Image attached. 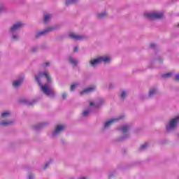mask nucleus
<instances>
[{"mask_svg":"<svg viewBox=\"0 0 179 179\" xmlns=\"http://www.w3.org/2000/svg\"><path fill=\"white\" fill-rule=\"evenodd\" d=\"M43 76L45 77L48 80H51V76H50V74H48V72L45 71L43 73H39L38 76H36V80L38 82V85L40 86L42 92L47 94V96H51V94H54V90L51 89L50 87V85L45 84L44 85H41V83L40 82L41 78H43Z\"/></svg>","mask_w":179,"mask_h":179,"instance_id":"obj_1","label":"nucleus"},{"mask_svg":"<svg viewBox=\"0 0 179 179\" xmlns=\"http://www.w3.org/2000/svg\"><path fill=\"white\" fill-rule=\"evenodd\" d=\"M110 61H111V59L109 57H101L91 60L90 64L92 66H96V65H99L100 62H110Z\"/></svg>","mask_w":179,"mask_h":179,"instance_id":"obj_2","label":"nucleus"},{"mask_svg":"<svg viewBox=\"0 0 179 179\" xmlns=\"http://www.w3.org/2000/svg\"><path fill=\"white\" fill-rule=\"evenodd\" d=\"M144 16L147 17V19H150L153 20L155 19H162L164 14L162 13H147L144 14Z\"/></svg>","mask_w":179,"mask_h":179,"instance_id":"obj_3","label":"nucleus"},{"mask_svg":"<svg viewBox=\"0 0 179 179\" xmlns=\"http://www.w3.org/2000/svg\"><path fill=\"white\" fill-rule=\"evenodd\" d=\"M65 129V125H57L53 132V136H55V135H58L59 132H62Z\"/></svg>","mask_w":179,"mask_h":179,"instance_id":"obj_4","label":"nucleus"},{"mask_svg":"<svg viewBox=\"0 0 179 179\" xmlns=\"http://www.w3.org/2000/svg\"><path fill=\"white\" fill-rule=\"evenodd\" d=\"M52 30H54L53 27L47 28L46 29L36 34V38H38L39 36H44V34H47V33H50V31H52Z\"/></svg>","mask_w":179,"mask_h":179,"instance_id":"obj_5","label":"nucleus"},{"mask_svg":"<svg viewBox=\"0 0 179 179\" xmlns=\"http://www.w3.org/2000/svg\"><path fill=\"white\" fill-rule=\"evenodd\" d=\"M121 119H122V117H120L119 118L111 119L110 120H108L104 124L105 128H108L110 127V125H111L112 124H114V122H115V121H118V120H121Z\"/></svg>","mask_w":179,"mask_h":179,"instance_id":"obj_6","label":"nucleus"},{"mask_svg":"<svg viewBox=\"0 0 179 179\" xmlns=\"http://www.w3.org/2000/svg\"><path fill=\"white\" fill-rule=\"evenodd\" d=\"M20 27H23V24L21 22H17L10 28V31H16V30H19Z\"/></svg>","mask_w":179,"mask_h":179,"instance_id":"obj_7","label":"nucleus"},{"mask_svg":"<svg viewBox=\"0 0 179 179\" xmlns=\"http://www.w3.org/2000/svg\"><path fill=\"white\" fill-rule=\"evenodd\" d=\"M69 37H71V38H73V40H83V36L76 35L73 33L69 34Z\"/></svg>","mask_w":179,"mask_h":179,"instance_id":"obj_8","label":"nucleus"},{"mask_svg":"<svg viewBox=\"0 0 179 179\" xmlns=\"http://www.w3.org/2000/svg\"><path fill=\"white\" fill-rule=\"evenodd\" d=\"M23 83V78H20L18 80H15L13 83V86L14 87H19V85Z\"/></svg>","mask_w":179,"mask_h":179,"instance_id":"obj_9","label":"nucleus"},{"mask_svg":"<svg viewBox=\"0 0 179 179\" xmlns=\"http://www.w3.org/2000/svg\"><path fill=\"white\" fill-rule=\"evenodd\" d=\"M94 89H96L95 87L86 88L83 92H80V94H85V93H91V92H93Z\"/></svg>","mask_w":179,"mask_h":179,"instance_id":"obj_10","label":"nucleus"},{"mask_svg":"<svg viewBox=\"0 0 179 179\" xmlns=\"http://www.w3.org/2000/svg\"><path fill=\"white\" fill-rule=\"evenodd\" d=\"M51 17H52V15H45L44 20H43L44 23H47L48 22V20H50V19H51Z\"/></svg>","mask_w":179,"mask_h":179,"instance_id":"obj_11","label":"nucleus"},{"mask_svg":"<svg viewBox=\"0 0 179 179\" xmlns=\"http://www.w3.org/2000/svg\"><path fill=\"white\" fill-rule=\"evenodd\" d=\"M78 0H67L66 1V5H72V3H76Z\"/></svg>","mask_w":179,"mask_h":179,"instance_id":"obj_12","label":"nucleus"},{"mask_svg":"<svg viewBox=\"0 0 179 179\" xmlns=\"http://www.w3.org/2000/svg\"><path fill=\"white\" fill-rule=\"evenodd\" d=\"M107 15V13H102L97 15V17L99 19H103V17H105V16Z\"/></svg>","mask_w":179,"mask_h":179,"instance_id":"obj_13","label":"nucleus"},{"mask_svg":"<svg viewBox=\"0 0 179 179\" xmlns=\"http://www.w3.org/2000/svg\"><path fill=\"white\" fill-rule=\"evenodd\" d=\"M173 76V73H167L162 75V78H171Z\"/></svg>","mask_w":179,"mask_h":179,"instance_id":"obj_14","label":"nucleus"},{"mask_svg":"<svg viewBox=\"0 0 179 179\" xmlns=\"http://www.w3.org/2000/svg\"><path fill=\"white\" fill-rule=\"evenodd\" d=\"M156 93H157V91L156 90V89H151L150 90V96H153V94H156Z\"/></svg>","mask_w":179,"mask_h":179,"instance_id":"obj_15","label":"nucleus"},{"mask_svg":"<svg viewBox=\"0 0 179 179\" xmlns=\"http://www.w3.org/2000/svg\"><path fill=\"white\" fill-rule=\"evenodd\" d=\"M69 62L71 64H73V65H76L78 64V62L76 59H72V57H69Z\"/></svg>","mask_w":179,"mask_h":179,"instance_id":"obj_16","label":"nucleus"},{"mask_svg":"<svg viewBox=\"0 0 179 179\" xmlns=\"http://www.w3.org/2000/svg\"><path fill=\"white\" fill-rule=\"evenodd\" d=\"M128 129H129L128 126H123L121 128V130L122 131L123 134H125V132H127Z\"/></svg>","mask_w":179,"mask_h":179,"instance_id":"obj_17","label":"nucleus"},{"mask_svg":"<svg viewBox=\"0 0 179 179\" xmlns=\"http://www.w3.org/2000/svg\"><path fill=\"white\" fill-rule=\"evenodd\" d=\"M10 115V112L6 111L1 114V117H8V115Z\"/></svg>","mask_w":179,"mask_h":179,"instance_id":"obj_18","label":"nucleus"},{"mask_svg":"<svg viewBox=\"0 0 179 179\" xmlns=\"http://www.w3.org/2000/svg\"><path fill=\"white\" fill-rule=\"evenodd\" d=\"M148 148V143H144L142 145H141L140 149L141 150H143Z\"/></svg>","mask_w":179,"mask_h":179,"instance_id":"obj_19","label":"nucleus"},{"mask_svg":"<svg viewBox=\"0 0 179 179\" xmlns=\"http://www.w3.org/2000/svg\"><path fill=\"white\" fill-rule=\"evenodd\" d=\"M12 124V122H1L0 123L1 125H10Z\"/></svg>","mask_w":179,"mask_h":179,"instance_id":"obj_20","label":"nucleus"},{"mask_svg":"<svg viewBox=\"0 0 179 179\" xmlns=\"http://www.w3.org/2000/svg\"><path fill=\"white\" fill-rule=\"evenodd\" d=\"M78 86L77 83H74L71 86V90L73 91L75 90V89L76 88V87Z\"/></svg>","mask_w":179,"mask_h":179,"instance_id":"obj_21","label":"nucleus"},{"mask_svg":"<svg viewBox=\"0 0 179 179\" xmlns=\"http://www.w3.org/2000/svg\"><path fill=\"white\" fill-rule=\"evenodd\" d=\"M125 97H127V92H125V91H123L121 94V98L125 99Z\"/></svg>","mask_w":179,"mask_h":179,"instance_id":"obj_22","label":"nucleus"},{"mask_svg":"<svg viewBox=\"0 0 179 179\" xmlns=\"http://www.w3.org/2000/svg\"><path fill=\"white\" fill-rule=\"evenodd\" d=\"M87 114H89V111L88 110H84L83 115H84V117H86V115H87Z\"/></svg>","mask_w":179,"mask_h":179,"instance_id":"obj_23","label":"nucleus"},{"mask_svg":"<svg viewBox=\"0 0 179 179\" xmlns=\"http://www.w3.org/2000/svg\"><path fill=\"white\" fill-rule=\"evenodd\" d=\"M48 166H50V163H47V164L45 165V166H44V170H45V169L48 167Z\"/></svg>","mask_w":179,"mask_h":179,"instance_id":"obj_24","label":"nucleus"},{"mask_svg":"<svg viewBox=\"0 0 179 179\" xmlns=\"http://www.w3.org/2000/svg\"><path fill=\"white\" fill-rule=\"evenodd\" d=\"M150 47L151 48H155V47H156V45H155L154 43H151Z\"/></svg>","mask_w":179,"mask_h":179,"instance_id":"obj_25","label":"nucleus"},{"mask_svg":"<svg viewBox=\"0 0 179 179\" xmlns=\"http://www.w3.org/2000/svg\"><path fill=\"white\" fill-rule=\"evenodd\" d=\"M62 97H63L64 100H65V99H66V94H65V93L63 94Z\"/></svg>","mask_w":179,"mask_h":179,"instance_id":"obj_26","label":"nucleus"},{"mask_svg":"<svg viewBox=\"0 0 179 179\" xmlns=\"http://www.w3.org/2000/svg\"><path fill=\"white\" fill-rule=\"evenodd\" d=\"M175 80H179V75H177L175 78Z\"/></svg>","mask_w":179,"mask_h":179,"instance_id":"obj_27","label":"nucleus"},{"mask_svg":"<svg viewBox=\"0 0 179 179\" xmlns=\"http://www.w3.org/2000/svg\"><path fill=\"white\" fill-rule=\"evenodd\" d=\"M33 178H34V177H33V175H29V179H33Z\"/></svg>","mask_w":179,"mask_h":179,"instance_id":"obj_28","label":"nucleus"},{"mask_svg":"<svg viewBox=\"0 0 179 179\" xmlns=\"http://www.w3.org/2000/svg\"><path fill=\"white\" fill-rule=\"evenodd\" d=\"M76 51H78V47L76 46L74 48V52H76Z\"/></svg>","mask_w":179,"mask_h":179,"instance_id":"obj_29","label":"nucleus"},{"mask_svg":"<svg viewBox=\"0 0 179 179\" xmlns=\"http://www.w3.org/2000/svg\"><path fill=\"white\" fill-rule=\"evenodd\" d=\"M90 106H94V102H90Z\"/></svg>","mask_w":179,"mask_h":179,"instance_id":"obj_30","label":"nucleus"},{"mask_svg":"<svg viewBox=\"0 0 179 179\" xmlns=\"http://www.w3.org/2000/svg\"><path fill=\"white\" fill-rule=\"evenodd\" d=\"M45 66H50V63H49V62H46V63H45Z\"/></svg>","mask_w":179,"mask_h":179,"instance_id":"obj_31","label":"nucleus"},{"mask_svg":"<svg viewBox=\"0 0 179 179\" xmlns=\"http://www.w3.org/2000/svg\"><path fill=\"white\" fill-rule=\"evenodd\" d=\"M13 38H17V36H16V35H13Z\"/></svg>","mask_w":179,"mask_h":179,"instance_id":"obj_32","label":"nucleus"},{"mask_svg":"<svg viewBox=\"0 0 179 179\" xmlns=\"http://www.w3.org/2000/svg\"><path fill=\"white\" fill-rule=\"evenodd\" d=\"M22 101V103H24V102H26V101Z\"/></svg>","mask_w":179,"mask_h":179,"instance_id":"obj_33","label":"nucleus"},{"mask_svg":"<svg viewBox=\"0 0 179 179\" xmlns=\"http://www.w3.org/2000/svg\"><path fill=\"white\" fill-rule=\"evenodd\" d=\"M32 51L34 52V51H36V50L33 49Z\"/></svg>","mask_w":179,"mask_h":179,"instance_id":"obj_34","label":"nucleus"},{"mask_svg":"<svg viewBox=\"0 0 179 179\" xmlns=\"http://www.w3.org/2000/svg\"><path fill=\"white\" fill-rule=\"evenodd\" d=\"M81 179H86V178H82Z\"/></svg>","mask_w":179,"mask_h":179,"instance_id":"obj_35","label":"nucleus"},{"mask_svg":"<svg viewBox=\"0 0 179 179\" xmlns=\"http://www.w3.org/2000/svg\"><path fill=\"white\" fill-rule=\"evenodd\" d=\"M178 26H179V24H178Z\"/></svg>","mask_w":179,"mask_h":179,"instance_id":"obj_36","label":"nucleus"}]
</instances>
